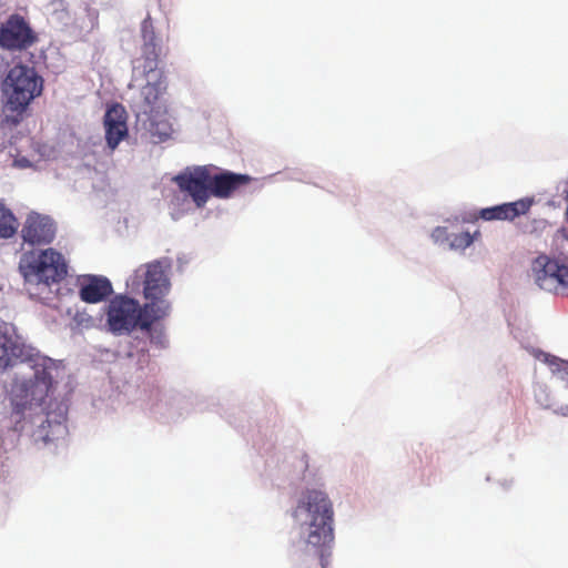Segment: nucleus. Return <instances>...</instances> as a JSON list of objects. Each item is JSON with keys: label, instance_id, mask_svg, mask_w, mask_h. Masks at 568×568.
<instances>
[{"label": "nucleus", "instance_id": "f257e3e1", "mask_svg": "<svg viewBox=\"0 0 568 568\" xmlns=\"http://www.w3.org/2000/svg\"><path fill=\"white\" fill-rule=\"evenodd\" d=\"M292 518L300 536L318 554L322 568H326L324 551L334 541V509L327 494L318 489H306L292 510Z\"/></svg>", "mask_w": 568, "mask_h": 568}, {"label": "nucleus", "instance_id": "f03ea898", "mask_svg": "<svg viewBox=\"0 0 568 568\" xmlns=\"http://www.w3.org/2000/svg\"><path fill=\"white\" fill-rule=\"evenodd\" d=\"M19 271L24 287L31 297H40L50 291L52 284L60 283L68 274L64 256L57 250H32L22 254Z\"/></svg>", "mask_w": 568, "mask_h": 568}, {"label": "nucleus", "instance_id": "7ed1b4c3", "mask_svg": "<svg viewBox=\"0 0 568 568\" xmlns=\"http://www.w3.org/2000/svg\"><path fill=\"white\" fill-rule=\"evenodd\" d=\"M42 91V77L33 67L23 63L13 65L2 82L6 109L17 115H21Z\"/></svg>", "mask_w": 568, "mask_h": 568}, {"label": "nucleus", "instance_id": "20e7f679", "mask_svg": "<svg viewBox=\"0 0 568 568\" xmlns=\"http://www.w3.org/2000/svg\"><path fill=\"white\" fill-rule=\"evenodd\" d=\"M170 266L168 262L153 261L135 271V276L143 277V296L148 312H153L161 321L171 313V303L168 300L171 291L168 276Z\"/></svg>", "mask_w": 568, "mask_h": 568}, {"label": "nucleus", "instance_id": "39448f33", "mask_svg": "<svg viewBox=\"0 0 568 568\" xmlns=\"http://www.w3.org/2000/svg\"><path fill=\"white\" fill-rule=\"evenodd\" d=\"M146 305L125 295L113 297L108 305L106 324L113 334H130L136 327L150 329L155 322L161 321L156 315L148 312Z\"/></svg>", "mask_w": 568, "mask_h": 568}, {"label": "nucleus", "instance_id": "423d86ee", "mask_svg": "<svg viewBox=\"0 0 568 568\" xmlns=\"http://www.w3.org/2000/svg\"><path fill=\"white\" fill-rule=\"evenodd\" d=\"M52 387V376L47 368L37 369L33 378L14 383L11 388L13 412L21 415L33 405H41Z\"/></svg>", "mask_w": 568, "mask_h": 568}, {"label": "nucleus", "instance_id": "0eeeda50", "mask_svg": "<svg viewBox=\"0 0 568 568\" xmlns=\"http://www.w3.org/2000/svg\"><path fill=\"white\" fill-rule=\"evenodd\" d=\"M39 41L30 22L19 13L10 14L0 23V49L8 52H24Z\"/></svg>", "mask_w": 568, "mask_h": 568}, {"label": "nucleus", "instance_id": "6e6552de", "mask_svg": "<svg viewBox=\"0 0 568 568\" xmlns=\"http://www.w3.org/2000/svg\"><path fill=\"white\" fill-rule=\"evenodd\" d=\"M531 272L536 284L541 290L568 294V265L542 254L532 261Z\"/></svg>", "mask_w": 568, "mask_h": 568}, {"label": "nucleus", "instance_id": "1a4fd4ad", "mask_svg": "<svg viewBox=\"0 0 568 568\" xmlns=\"http://www.w3.org/2000/svg\"><path fill=\"white\" fill-rule=\"evenodd\" d=\"M213 166H196L192 171L178 174L173 181L182 192H186L196 204L203 207L210 199L211 171Z\"/></svg>", "mask_w": 568, "mask_h": 568}, {"label": "nucleus", "instance_id": "9d476101", "mask_svg": "<svg viewBox=\"0 0 568 568\" xmlns=\"http://www.w3.org/2000/svg\"><path fill=\"white\" fill-rule=\"evenodd\" d=\"M168 90V81L162 72L155 81H148L141 89L143 98V113L151 120L164 116L169 112L168 103L164 98Z\"/></svg>", "mask_w": 568, "mask_h": 568}, {"label": "nucleus", "instance_id": "9b49d317", "mask_svg": "<svg viewBox=\"0 0 568 568\" xmlns=\"http://www.w3.org/2000/svg\"><path fill=\"white\" fill-rule=\"evenodd\" d=\"M24 242L31 245H44L53 241L55 227L51 219L39 213H31L27 216L21 230Z\"/></svg>", "mask_w": 568, "mask_h": 568}, {"label": "nucleus", "instance_id": "f8f14e48", "mask_svg": "<svg viewBox=\"0 0 568 568\" xmlns=\"http://www.w3.org/2000/svg\"><path fill=\"white\" fill-rule=\"evenodd\" d=\"M141 37L143 41V71L148 75L149 73L154 72L156 70L159 58L162 53L159 39L155 34L153 20L149 13L141 22Z\"/></svg>", "mask_w": 568, "mask_h": 568}, {"label": "nucleus", "instance_id": "ddd939ff", "mask_svg": "<svg viewBox=\"0 0 568 568\" xmlns=\"http://www.w3.org/2000/svg\"><path fill=\"white\" fill-rule=\"evenodd\" d=\"M253 179L247 174L223 171L211 174V195L217 199H229L240 189L248 185Z\"/></svg>", "mask_w": 568, "mask_h": 568}, {"label": "nucleus", "instance_id": "4468645a", "mask_svg": "<svg viewBox=\"0 0 568 568\" xmlns=\"http://www.w3.org/2000/svg\"><path fill=\"white\" fill-rule=\"evenodd\" d=\"M532 204V199L525 197L515 202L481 209L476 217L484 221H514L516 217L526 214Z\"/></svg>", "mask_w": 568, "mask_h": 568}, {"label": "nucleus", "instance_id": "2eb2a0df", "mask_svg": "<svg viewBox=\"0 0 568 568\" xmlns=\"http://www.w3.org/2000/svg\"><path fill=\"white\" fill-rule=\"evenodd\" d=\"M103 123L106 144L113 151L128 135L126 118L123 108L119 104L109 108L104 114Z\"/></svg>", "mask_w": 568, "mask_h": 568}, {"label": "nucleus", "instance_id": "dca6fc26", "mask_svg": "<svg viewBox=\"0 0 568 568\" xmlns=\"http://www.w3.org/2000/svg\"><path fill=\"white\" fill-rule=\"evenodd\" d=\"M31 359L23 345L19 344L9 332L7 324L0 325V369L13 366L18 361Z\"/></svg>", "mask_w": 568, "mask_h": 568}, {"label": "nucleus", "instance_id": "f3484780", "mask_svg": "<svg viewBox=\"0 0 568 568\" xmlns=\"http://www.w3.org/2000/svg\"><path fill=\"white\" fill-rule=\"evenodd\" d=\"M112 294V285L105 277L88 276L80 287V298L85 303H99Z\"/></svg>", "mask_w": 568, "mask_h": 568}, {"label": "nucleus", "instance_id": "a211bd4d", "mask_svg": "<svg viewBox=\"0 0 568 568\" xmlns=\"http://www.w3.org/2000/svg\"><path fill=\"white\" fill-rule=\"evenodd\" d=\"M64 420L65 417L63 414H60L59 419L54 420H51L48 416L47 419L36 430V439L42 440L44 444L58 439L65 433Z\"/></svg>", "mask_w": 568, "mask_h": 568}, {"label": "nucleus", "instance_id": "6ab92c4d", "mask_svg": "<svg viewBox=\"0 0 568 568\" xmlns=\"http://www.w3.org/2000/svg\"><path fill=\"white\" fill-rule=\"evenodd\" d=\"M18 230V222L13 213L0 203V239L12 237Z\"/></svg>", "mask_w": 568, "mask_h": 568}, {"label": "nucleus", "instance_id": "aec40b11", "mask_svg": "<svg viewBox=\"0 0 568 568\" xmlns=\"http://www.w3.org/2000/svg\"><path fill=\"white\" fill-rule=\"evenodd\" d=\"M546 363L549 364L557 377L568 386V362L562 361L556 356L547 355Z\"/></svg>", "mask_w": 568, "mask_h": 568}, {"label": "nucleus", "instance_id": "412c9836", "mask_svg": "<svg viewBox=\"0 0 568 568\" xmlns=\"http://www.w3.org/2000/svg\"><path fill=\"white\" fill-rule=\"evenodd\" d=\"M146 332L152 344L159 347H165L166 337L162 327H153V324L150 326V329H142Z\"/></svg>", "mask_w": 568, "mask_h": 568}, {"label": "nucleus", "instance_id": "4be33fe9", "mask_svg": "<svg viewBox=\"0 0 568 568\" xmlns=\"http://www.w3.org/2000/svg\"><path fill=\"white\" fill-rule=\"evenodd\" d=\"M473 242L474 237L469 232H462L454 235L452 240V246L455 248H466L470 246Z\"/></svg>", "mask_w": 568, "mask_h": 568}, {"label": "nucleus", "instance_id": "5701e85b", "mask_svg": "<svg viewBox=\"0 0 568 568\" xmlns=\"http://www.w3.org/2000/svg\"><path fill=\"white\" fill-rule=\"evenodd\" d=\"M301 462L303 464V470L305 471L308 468V457L306 454L301 456Z\"/></svg>", "mask_w": 568, "mask_h": 568}]
</instances>
